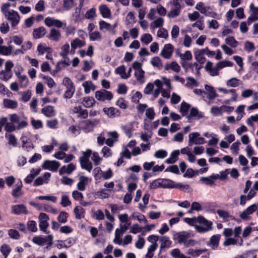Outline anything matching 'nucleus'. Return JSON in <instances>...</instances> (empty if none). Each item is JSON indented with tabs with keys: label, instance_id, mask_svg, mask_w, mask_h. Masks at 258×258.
Returning a JSON list of instances; mask_svg holds the SVG:
<instances>
[{
	"label": "nucleus",
	"instance_id": "nucleus-1",
	"mask_svg": "<svg viewBox=\"0 0 258 258\" xmlns=\"http://www.w3.org/2000/svg\"><path fill=\"white\" fill-rule=\"evenodd\" d=\"M184 221L190 226H194L195 224L198 222L201 225L196 226V229L199 232H205L208 231L212 229V222L208 221L203 216H199L196 219L185 218Z\"/></svg>",
	"mask_w": 258,
	"mask_h": 258
},
{
	"label": "nucleus",
	"instance_id": "nucleus-2",
	"mask_svg": "<svg viewBox=\"0 0 258 258\" xmlns=\"http://www.w3.org/2000/svg\"><path fill=\"white\" fill-rule=\"evenodd\" d=\"M193 234L188 231H181L174 234L173 239L177 240V242H196L191 239Z\"/></svg>",
	"mask_w": 258,
	"mask_h": 258
},
{
	"label": "nucleus",
	"instance_id": "nucleus-3",
	"mask_svg": "<svg viewBox=\"0 0 258 258\" xmlns=\"http://www.w3.org/2000/svg\"><path fill=\"white\" fill-rule=\"evenodd\" d=\"M5 17L8 21L11 22V26L13 28L18 25L21 19L18 13L13 10H10L8 14L5 15Z\"/></svg>",
	"mask_w": 258,
	"mask_h": 258
},
{
	"label": "nucleus",
	"instance_id": "nucleus-4",
	"mask_svg": "<svg viewBox=\"0 0 258 258\" xmlns=\"http://www.w3.org/2000/svg\"><path fill=\"white\" fill-rule=\"evenodd\" d=\"M180 63L183 68L185 70V72H187L188 67L191 69V72H194V67L196 68V75L197 77H200L201 73L200 72V69L202 68V66H199L197 62L189 63L187 64V62L183 59H181Z\"/></svg>",
	"mask_w": 258,
	"mask_h": 258
},
{
	"label": "nucleus",
	"instance_id": "nucleus-5",
	"mask_svg": "<svg viewBox=\"0 0 258 258\" xmlns=\"http://www.w3.org/2000/svg\"><path fill=\"white\" fill-rule=\"evenodd\" d=\"M95 97L97 100L104 101L105 99L110 100L113 98V94L110 91L101 89L95 92Z\"/></svg>",
	"mask_w": 258,
	"mask_h": 258
},
{
	"label": "nucleus",
	"instance_id": "nucleus-6",
	"mask_svg": "<svg viewBox=\"0 0 258 258\" xmlns=\"http://www.w3.org/2000/svg\"><path fill=\"white\" fill-rule=\"evenodd\" d=\"M200 134L198 132L191 133L189 135L188 145L192 146L195 144H204L206 143L205 139L203 137H199Z\"/></svg>",
	"mask_w": 258,
	"mask_h": 258
},
{
	"label": "nucleus",
	"instance_id": "nucleus-7",
	"mask_svg": "<svg viewBox=\"0 0 258 258\" xmlns=\"http://www.w3.org/2000/svg\"><path fill=\"white\" fill-rule=\"evenodd\" d=\"M60 166V163L55 160H45L42 165L44 169H48L52 172H56Z\"/></svg>",
	"mask_w": 258,
	"mask_h": 258
},
{
	"label": "nucleus",
	"instance_id": "nucleus-8",
	"mask_svg": "<svg viewBox=\"0 0 258 258\" xmlns=\"http://www.w3.org/2000/svg\"><path fill=\"white\" fill-rule=\"evenodd\" d=\"M82 123L85 124V126L82 127V130L86 132H90L93 131L94 126H95L99 123V120H91L90 119L84 120Z\"/></svg>",
	"mask_w": 258,
	"mask_h": 258
},
{
	"label": "nucleus",
	"instance_id": "nucleus-9",
	"mask_svg": "<svg viewBox=\"0 0 258 258\" xmlns=\"http://www.w3.org/2000/svg\"><path fill=\"white\" fill-rule=\"evenodd\" d=\"M173 49L174 47L171 44H166L162 50L161 55L165 58L169 59L171 57Z\"/></svg>",
	"mask_w": 258,
	"mask_h": 258
},
{
	"label": "nucleus",
	"instance_id": "nucleus-10",
	"mask_svg": "<svg viewBox=\"0 0 258 258\" xmlns=\"http://www.w3.org/2000/svg\"><path fill=\"white\" fill-rule=\"evenodd\" d=\"M103 111L109 118H113L115 116H119L121 113L119 109L113 107H110L109 108L104 107L103 109Z\"/></svg>",
	"mask_w": 258,
	"mask_h": 258
},
{
	"label": "nucleus",
	"instance_id": "nucleus-11",
	"mask_svg": "<svg viewBox=\"0 0 258 258\" xmlns=\"http://www.w3.org/2000/svg\"><path fill=\"white\" fill-rule=\"evenodd\" d=\"M12 210L13 213L16 215L27 214L28 213L26 207L24 204L12 206Z\"/></svg>",
	"mask_w": 258,
	"mask_h": 258
},
{
	"label": "nucleus",
	"instance_id": "nucleus-12",
	"mask_svg": "<svg viewBox=\"0 0 258 258\" xmlns=\"http://www.w3.org/2000/svg\"><path fill=\"white\" fill-rule=\"evenodd\" d=\"M41 113L47 117H51L55 115L54 107L50 105H47L42 108Z\"/></svg>",
	"mask_w": 258,
	"mask_h": 258
},
{
	"label": "nucleus",
	"instance_id": "nucleus-13",
	"mask_svg": "<svg viewBox=\"0 0 258 258\" xmlns=\"http://www.w3.org/2000/svg\"><path fill=\"white\" fill-rule=\"evenodd\" d=\"M205 52L206 49H199L195 52V59L201 64H203L206 60V58L202 56Z\"/></svg>",
	"mask_w": 258,
	"mask_h": 258
},
{
	"label": "nucleus",
	"instance_id": "nucleus-14",
	"mask_svg": "<svg viewBox=\"0 0 258 258\" xmlns=\"http://www.w3.org/2000/svg\"><path fill=\"white\" fill-rule=\"evenodd\" d=\"M80 181L77 184V188L79 190L84 191L86 188V185L87 184L88 177L82 175L79 177Z\"/></svg>",
	"mask_w": 258,
	"mask_h": 258
},
{
	"label": "nucleus",
	"instance_id": "nucleus-15",
	"mask_svg": "<svg viewBox=\"0 0 258 258\" xmlns=\"http://www.w3.org/2000/svg\"><path fill=\"white\" fill-rule=\"evenodd\" d=\"M45 33L46 29L44 27L41 26L33 30V36L34 38L38 39L43 37Z\"/></svg>",
	"mask_w": 258,
	"mask_h": 258
},
{
	"label": "nucleus",
	"instance_id": "nucleus-16",
	"mask_svg": "<svg viewBox=\"0 0 258 258\" xmlns=\"http://www.w3.org/2000/svg\"><path fill=\"white\" fill-rule=\"evenodd\" d=\"M205 88L206 91L209 93L207 96V97L210 100H213L218 96V94L215 91L213 87L208 84H206L205 85Z\"/></svg>",
	"mask_w": 258,
	"mask_h": 258
},
{
	"label": "nucleus",
	"instance_id": "nucleus-17",
	"mask_svg": "<svg viewBox=\"0 0 258 258\" xmlns=\"http://www.w3.org/2000/svg\"><path fill=\"white\" fill-rule=\"evenodd\" d=\"M99 11L102 16L104 18H109L111 16L110 9L106 5H102L99 7Z\"/></svg>",
	"mask_w": 258,
	"mask_h": 258
},
{
	"label": "nucleus",
	"instance_id": "nucleus-18",
	"mask_svg": "<svg viewBox=\"0 0 258 258\" xmlns=\"http://www.w3.org/2000/svg\"><path fill=\"white\" fill-rule=\"evenodd\" d=\"M3 104L5 108L15 109L18 107V103L16 101L9 99H4Z\"/></svg>",
	"mask_w": 258,
	"mask_h": 258
},
{
	"label": "nucleus",
	"instance_id": "nucleus-19",
	"mask_svg": "<svg viewBox=\"0 0 258 258\" xmlns=\"http://www.w3.org/2000/svg\"><path fill=\"white\" fill-rule=\"evenodd\" d=\"M96 101L93 97H87L83 98L81 103L86 108L92 107L95 103Z\"/></svg>",
	"mask_w": 258,
	"mask_h": 258
},
{
	"label": "nucleus",
	"instance_id": "nucleus-20",
	"mask_svg": "<svg viewBox=\"0 0 258 258\" xmlns=\"http://www.w3.org/2000/svg\"><path fill=\"white\" fill-rule=\"evenodd\" d=\"M48 38L52 40L57 41L61 37V34L59 30L53 28L51 29Z\"/></svg>",
	"mask_w": 258,
	"mask_h": 258
},
{
	"label": "nucleus",
	"instance_id": "nucleus-21",
	"mask_svg": "<svg viewBox=\"0 0 258 258\" xmlns=\"http://www.w3.org/2000/svg\"><path fill=\"white\" fill-rule=\"evenodd\" d=\"M79 161L82 168L90 172L92 169V163L89 160H83V158H80Z\"/></svg>",
	"mask_w": 258,
	"mask_h": 258
},
{
	"label": "nucleus",
	"instance_id": "nucleus-22",
	"mask_svg": "<svg viewBox=\"0 0 258 258\" xmlns=\"http://www.w3.org/2000/svg\"><path fill=\"white\" fill-rule=\"evenodd\" d=\"M162 182L163 184L162 188H174L176 187V184L175 181L169 179H162Z\"/></svg>",
	"mask_w": 258,
	"mask_h": 258
},
{
	"label": "nucleus",
	"instance_id": "nucleus-23",
	"mask_svg": "<svg viewBox=\"0 0 258 258\" xmlns=\"http://www.w3.org/2000/svg\"><path fill=\"white\" fill-rule=\"evenodd\" d=\"M22 143V148L29 151L30 148L33 149L34 146L31 141H28L26 136H22L20 138Z\"/></svg>",
	"mask_w": 258,
	"mask_h": 258
},
{
	"label": "nucleus",
	"instance_id": "nucleus-24",
	"mask_svg": "<svg viewBox=\"0 0 258 258\" xmlns=\"http://www.w3.org/2000/svg\"><path fill=\"white\" fill-rule=\"evenodd\" d=\"M212 67L213 62L210 61H208L207 62L205 69L207 71L210 72V75L212 76L218 75V72H217V69L216 67L215 68H212Z\"/></svg>",
	"mask_w": 258,
	"mask_h": 258
},
{
	"label": "nucleus",
	"instance_id": "nucleus-25",
	"mask_svg": "<svg viewBox=\"0 0 258 258\" xmlns=\"http://www.w3.org/2000/svg\"><path fill=\"white\" fill-rule=\"evenodd\" d=\"M207 249H193L189 248L187 251V254L191 255L193 257L198 256L203 252L207 251Z\"/></svg>",
	"mask_w": 258,
	"mask_h": 258
},
{
	"label": "nucleus",
	"instance_id": "nucleus-26",
	"mask_svg": "<svg viewBox=\"0 0 258 258\" xmlns=\"http://www.w3.org/2000/svg\"><path fill=\"white\" fill-rule=\"evenodd\" d=\"M152 65L157 68L159 70H161L163 67V63L161 58L159 56H155L151 60Z\"/></svg>",
	"mask_w": 258,
	"mask_h": 258
},
{
	"label": "nucleus",
	"instance_id": "nucleus-27",
	"mask_svg": "<svg viewBox=\"0 0 258 258\" xmlns=\"http://www.w3.org/2000/svg\"><path fill=\"white\" fill-rule=\"evenodd\" d=\"M74 213L75 214L76 218L77 219H81L84 218L85 213V210L80 206H76L74 209Z\"/></svg>",
	"mask_w": 258,
	"mask_h": 258
},
{
	"label": "nucleus",
	"instance_id": "nucleus-28",
	"mask_svg": "<svg viewBox=\"0 0 258 258\" xmlns=\"http://www.w3.org/2000/svg\"><path fill=\"white\" fill-rule=\"evenodd\" d=\"M202 14H204L206 16L215 18L217 14L212 11V9L210 7H204L202 11H201Z\"/></svg>",
	"mask_w": 258,
	"mask_h": 258
},
{
	"label": "nucleus",
	"instance_id": "nucleus-29",
	"mask_svg": "<svg viewBox=\"0 0 258 258\" xmlns=\"http://www.w3.org/2000/svg\"><path fill=\"white\" fill-rule=\"evenodd\" d=\"M233 65V62L229 60H223L218 62L216 64V68L217 69V72L220 69H223L226 67H232Z\"/></svg>",
	"mask_w": 258,
	"mask_h": 258
},
{
	"label": "nucleus",
	"instance_id": "nucleus-30",
	"mask_svg": "<svg viewBox=\"0 0 258 258\" xmlns=\"http://www.w3.org/2000/svg\"><path fill=\"white\" fill-rule=\"evenodd\" d=\"M71 47L73 49H76L77 47H82L85 45V42L76 38L74 39L71 43Z\"/></svg>",
	"mask_w": 258,
	"mask_h": 258
},
{
	"label": "nucleus",
	"instance_id": "nucleus-31",
	"mask_svg": "<svg viewBox=\"0 0 258 258\" xmlns=\"http://www.w3.org/2000/svg\"><path fill=\"white\" fill-rule=\"evenodd\" d=\"M190 108V105L184 101H183L180 105V111L182 116H185Z\"/></svg>",
	"mask_w": 258,
	"mask_h": 258
},
{
	"label": "nucleus",
	"instance_id": "nucleus-32",
	"mask_svg": "<svg viewBox=\"0 0 258 258\" xmlns=\"http://www.w3.org/2000/svg\"><path fill=\"white\" fill-rule=\"evenodd\" d=\"M158 247L157 243H153L151 244L148 249V252L146 254V257L148 258H152L154 255L153 252L157 249Z\"/></svg>",
	"mask_w": 258,
	"mask_h": 258
},
{
	"label": "nucleus",
	"instance_id": "nucleus-33",
	"mask_svg": "<svg viewBox=\"0 0 258 258\" xmlns=\"http://www.w3.org/2000/svg\"><path fill=\"white\" fill-rule=\"evenodd\" d=\"M62 84L65 86L67 89H75V86L74 83L69 77H64L63 79Z\"/></svg>",
	"mask_w": 258,
	"mask_h": 258
},
{
	"label": "nucleus",
	"instance_id": "nucleus-34",
	"mask_svg": "<svg viewBox=\"0 0 258 258\" xmlns=\"http://www.w3.org/2000/svg\"><path fill=\"white\" fill-rule=\"evenodd\" d=\"M124 233V230L117 228L115 232V238L113 242H122V236Z\"/></svg>",
	"mask_w": 258,
	"mask_h": 258
},
{
	"label": "nucleus",
	"instance_id": "nucleus-35",
	"mask_svg": "<svg viewBox=\"0 0 258 258\" xmlns=\"http://www.w3.org/2000/svg\"><path fill=\"white\" fill-rule=\"evenodd\" d=\"M61 51L60 52L59 55L63 58H68V54L69 53L70 45L68 43L63 45L61 48Z\"/></svg>",
	"mask_w": 258,
	"mask_h": 258
},
{
	"label": "nucleus",
	"instance_id": "nucleus-36",
	"mask_svg": "<svg viewBox=\"0 0 258 258\" xmlns=\"http://www.w3.org/2000/svg\"><path fill=\"white\" fill-rule=\"evenodd\" d=\"M225 42L228 45L233 48L236 47L239 44L238 42L237 41L233 36H230L228 38H226L225 39Z\"/></svg>",
	"mask_w": 258,
	"mask_h": 258
},
{
	"label": "nucleus",
	"instance_id": "nucleus-37",
	"mask_svg": "<svg viewBox=\"0 0 258 258\" xmlns=\"http://www.w3.org/2000/svg\"><path fill=\"white\" fill-rule=\"evenodd\" d=\"M27 229L31 232H35L37 230V224L35 221L30 220L27 222Z\"/></svg>",
	"mask_w": 258,
	"mask_h": 258
},
{
	"label": "nucleus",
	"instance_id": "nucleus-38",
	"mask_svg": "<svg viewBox=\"0 0 258 258\" xmlns=\"http://www.w3.org/2000/svg\"><path fill=\"white\" fill-rule=\"evenodd\" d=\"M116 105L121 109H126L127 108V102L123 98L120 97L116 102Z\"/></svg>",
	"mask_w": 258,
	"mask_h": 258
},
{
	"label": "nucleus",
	"instance_id": "nucleus-39",
	"mask_svg": "<svg viewBox=\"0 0 258 258\" xmlns=\"http://www.w3.org/2000/svg\"><path fill=\"white\" fill-rule=\"evenodd\" d=\"M175 188H178L187 192H190L192 191L191 188L188 184H183L181 183H177L176 184Z\"/></svg>",
	"mask_w": 258,
	"mask_h": 258
},
{
	"label": "nucleus",
	"instance_id": "nucleus-40",
	"mask_svg": "<svg viewBox=\"0 0 258 258\" xmlns=\"http://www.w3.org/2000/svg\"><path fill=\"white\" fill-rule=\"evenodd\" d=\"M239 82H240V80L232 78L227 81L226 84L229 87H236L239 85Z\"/></svg>",
	"mask_w": 258,
	"mask_h": 258
},
{
	"label": "nucleus",
	"instance_id": "nucleus-41",
	"mask_svg": "<svg viewBox=\"0 0 258 258\" xmlns=\"http://www.w3.org/2000/svg\"><path fill=\"white\" fill-rule=\"evenodd\" d=\"M190 114V116L194 117H197L198 119H201L203 117L202 113L200 112L198 109L196 107H192L191 108Z\"/></svg>",
	"mask_w": 258,
	"mask_h": 258
},
{
	"label": "nucleus",
	"instance_id": "nucleus-42",
	"mask_svg": "<svg viewBox=\"0 0 258 258\" xmlns=\"http://www.w3.org/2000/svg\"><path fill=\"white\" fill-rule=\"evenodd\" d=\"M162 179L159 178L154 180L150 184V188L151 189H156L157 187H162Z\"/></svg>",
	"mask_w": 258,
	"mask_h": 258
},
{
	"label": "nucleus",
	"instance_id": "nucleus-43",
	"mask_svg": "<svg viewBox=\"0 0 258 258\" xmlns=\"http://www.w3.org/2000/svg\"><path fill=\"white\" fill-rule=\"evenodd\" d=\"M39 222V226L40 230L47 234L49 233V232L47 231V228L49 226L48 222L46 220H43Z\"/></svg>",
	"mask_w": 258,
	"mask_h": 258
},
{
	"label": "nucleus",
	"instance_id": "nucleus-44",
	"mask_svg": "<svg viewBox=\"0 0 258 258\" xmlns=\"http://www.w3.org/2000/svg\"><path fill=\"white\" fill-rule=\"evenodd\" d=\"M141 41L146 44H148L152 41V37L150 34H144L141 37Z\"/></svg>",
	"mask_w": 258,
	"mask_h": 258
},
{
	"label": "nucleus",
	"instance_id": "nucleus-45",
	"mask_svg": "<svg viewBox=\"0 0 258 258\" xmlns=\"http://www.w3.org/2000/svg\"><path fill=\"white\" fill-rule=\"evenodd\" d=\"M19 79V83L22 88H26L28 86L29 80L26 75L21 76Z\"/></svg>",
	"mask_w": 258,
	"mask_h": 258
},
{
	"label": "nucleus",
	"instance_id": "nucleus-46",
	"mask_svg": "<svg viewBox=\"0 0 258 258\" xmlns=\"http://www.w3.org/2000/svg\"><path fill=\"white\" fill-rule=\"evenodd\" d=\"M63 7L66 11L70 10L74 6V0H63Z\"/></svg>",
	"mask_w": 258,
	"mask_h": 258
},
{
	"label": "nucleus",
	"instance_id": "nucleus-47",
	"mask_svg": "<svg viewBox=\"0 0 258 258\" xmlns=\"http://www.w3.org/2000/svg\"><path fill=\"white\" fill-rule=\"evenodd\" d=\"M10 237L14 239H18L20 236L19 232L16 229H11L8 231Z\"/></svg>",
	"mask_w": 258,
	"mask_h": 258
},
{
	"label": "nucleus",
	"instance_id": "nucleus-48",
	"mask_svg": "<svg viewBox=\"0 0 258 258\" xmlns=\"http://www.w3.org/2000/svg\"><path fill=\"white\" fill-rule=\"evenodd\" d=\"M31 97V91L30 90H28L27 91L23 93L21 100L24 102H26L30 100Z\"/></svg>",
	"mask_w": 258,
	"mask_h": 258
},
{
	"label": "nucleus",
	"instance_id": "nucleus-49",
	"mask_svg": "<svg viewBox=\"0 0 258 258\" xmlns=\"http://www.w3.org/2000/svg\"><path fill=\"white\" fill-rule=\"evenodd\" d=\"M11 250L10 246L5 244L2 245L1 247V251L5 257H7L9 255Z\"/></svg>",
	"mask_w": 258,
	"mask_h": 258
},
{
	"label": "nucleus",
	"instance_id": "nucleus-50",
	"mask_svg": "<svg viewBox=\"0 0 258 258\" xmlns=\"http://www.w3.org/2000/svg\"><path fill=\"white\" fill-rule=\"evenodd\" d=\"M164 19L161 17H159L151 23V26L154 25V27L159 28L162 27Z\"/></svg>",
	"mask_w": 258,
	"mask_h": 258
},
{
	"label": "nucleus",
	"instance_id": "nucleus-51",
	"mask_svg": "<svg viewBox=\"0 0 258 258\" xmlns=\"http://www.w3.org/2000/svg\"><path fill=\"white\" fill-rule=\"evenodd\" d=\"M172 256L175 258H185V255L181 253L179 249H173L171 252Z\"/></svg>",
	"mask_w": 258,
	"mask_h": 258
},
{
	"label": "nucleus",
	"instance_id": "nucleus-52",
	"mask_svg": "<svg viewBox=\"0 0 258 258\" xmlns=\"http://www.w3.org/2000/svg\"><path fill=\"white\" fill-rule=\"evenodd\" d=\"M69 216L68 213L66 212H61L57 217V220L61 223H66L67 221V218Z\"/></svg>",
	"mask_w": 258,
	"mask_h": 258
},
{
	"label": "nucleus",
	"instance_id": "nucleus-53",
	"mask_svg": "<svg viewBox=\"0 0 258 258\" xmlns=\"http://www.w3.org/2000/svg\"><path fill=\"white\" fill-rule=\"evenodd\" d=\"M139 74L138 75L137 72H136L135 73V76L139 82H140L141 83H143L144 82V78L145 77V72L142 69H141V70L139 71Z\"/></svg>",
	"mask_w": 258,
	"mask_h": 258
},
{
	"label": "nucleus",
	"instance_id": "nucleus-54",
	"mask_svg": "<svg viewBox=\"0 0 258 258\" xmlns=\"http://www.w3.org/2000/svg\"><path fill=\"white\" fill-rule=\"evenodd\" d=\"M179 56L181 59H184L187 60H190L192 58L191 53L189 50H186L184 54H179Z\"/></svg>",
	"mask_w": 258,
	"mask_h": 258
},
{
	"label": "nucleus",
	"instance_id": "nucleus-55",
	"mask_svg": "<svg viewBox=\"0 0 258 258\" xmlns=\"http://www.w3.org/2000/svg\"><path fill=\"white\" fill-rule=\"evenodd\" d=\"M0 93L4 94H7L8 97H11L12 95V93L6 88L4 84L0 83Z\"/></svg>",
	"mask_w": 258,
	"mask_h": 258
},
{
	"label": "nucleus",
	"instance_id": "nucleus-56",
	"mask_svg": "<svg viewBox=\"0 0 258 258\" xmlns=\"http://www.w3.org/2000/svg\"><path fill=\"white\" fill-rule=\"evenodd\" d=\"M167 155V152L164 150H159L154 154V156L157 158H164L166 157Z\"/></svg>",
	"mask_w": 258,
	"mask_h": 258
},
{
	"label": "nucleus",
	"instance_id": "nucleus-57",
	"mask_svg": "<svg viewBox=\"0 0 258 258\" xmlns=\"http://www.w3.org/2000/svg\"><path fill=\"white\" fill-rule=\"evenodd\" d=\"M127 91V87L124 84H120L118 85L117 92L119 94H126Z\"/></svg>",
	"mask_w": 258,
	"mask_h": 258
},
{
	"label": "nucleus",
	"instance_id": "nucleus-58",
	"mask_svg": "<svg viewBox=\"0 0 258 258\" xmlns=\"http://www.w3.org/2000/svg\"><path fill=\"white\" fill-rule=\"evenodd\" d=\"M142 97V93L139 91H137L132 97V101L135 103H139V100Z\"/></svg>",
	"mask_w": 258,
	"mask_h": 258
},
{
	"label": "nucleus",
	"instance_id": "nucleus-59",
	"mask_svg": "<svg viewBox=\"0 0 258 258\" xmlns=\"http://www.w3.org/2000/svg\"><path fill=\"white\" fill-rule=\"evenodd\" d=\"M101 175L104 179H108L112 177L113 172L111 169L109 168L106 172L102 171Z\"/></svg>",
	"mask_w": 258,
	"mask_h": 258
},
{
	"label": "nucleus",
	"instance_id": "nucleus-60",
	"mask_svg": "<svg viewBox=\"0 0 258 258\" xmlns=\"http://www.w3.org/2000/svg\"><path fill=\"white\" fill-rule=\"evenodd\" d=\"M8 143L14 147L16 146L17 144V140L15 136L13 134H9L8 135Z\"/></svg>",
	"mask_w": 258,
	"mask_h": 258
},
{
	"label": "nucleus",
	"instance_id": "nucleus-61",
	"mask_svg": "<svg viewBox=\"0 0 258 258\" xmlns=\"http://www.w3.org/2000/svg\"><path fill=\"white\" fill-rule=\"evenodd\" d=\"M92 159L96 166L99 165L102 160V158L99 157L98 153L97 152L93 153Z\"/></svg>",
	"mask_w": 258,
	"mask_h": 258
},
{
	"label": "nucleus",
	"instance_id": "nucleus-62",
	"mask_svg": "<svg viewBox=\"0 0 258 258\" xmlns=\"http://www.w3.org/2000/svg\"><path fill=\"white\" fill-rule=\"evenodd\" d=\"M200 181L208 185H212L214 183V181L211 179L210 177H202L200 179Z\"/></svg>",
	"mask_w": 258,
	"mask_h": 258
},
{
	"label": "nucleus",
	"instance_id": "nucleus-63",
	"mask_svg": "<svg viewBox=\"0 0 258 258\" xmlns=\"http://www.w3.org/2000/svg\"><path fill=\"white\" fill-rule=\"evenodd\" d=\"M61 206L63 207L71 205V202L67 196H62L61 197V201L60 203Z\"/></svg>",
	"mask_w": 258,
	"mask_h": 258
},
{
	"label": "nucleus",
	"instance_id": "nucleus-64",
	"mask_svg": "<svg viewBox=\"0 0 258 258\" xmlns=\"http://www.w3.org/2000/svg\"><path fill=\"white\" fill-rule=\"evenodd\" d=\"M35 9L38 12L43 11L45 9L44 1L40 0L35 5Z\"/></svg>",
	"mask_w": 258,
	"mask_h": 258
}]
</instances>
